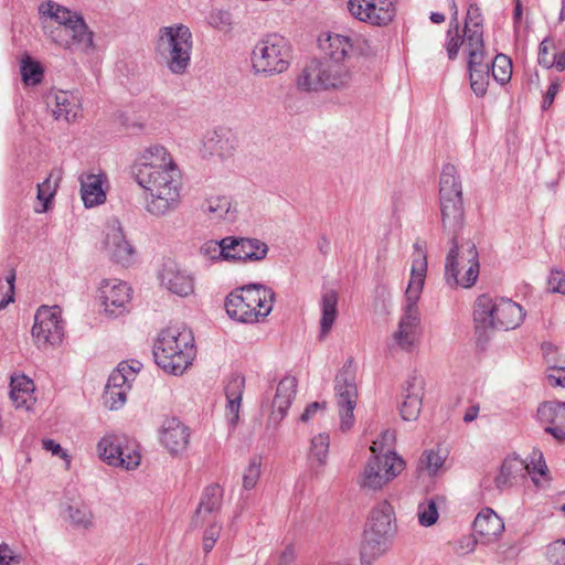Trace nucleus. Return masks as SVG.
<instances>
[{"mask_svg":"<svg viewBox=\"0 0 565 565\" xmlns=\"http://www.w3.org/2000/svg\"><path fill=\"white\" fill-rule=\"evenodd\" d=\"M135 181L147 193L146 210L162 217L181 202L182 173L172 154L160 145L145 148L131 167Z\"/></svg>","mask_w":565,"mask_h":565,"instance_id":"f257e3e1","label":"nucleus"},{"mask_svg":"<svg viewBox=\"0 0 565 565\" xmlns=\"http://www.w3.org/2000/svg\"><path fill=\"white\" fill-rule=\"evenodd\" d=\"M414 248L411 277L405 291V306L397 328L392 333L394 345L405 352H413L420 341L422 326L417 302L427 275V256L418 244H415Z\"/></svg>","mask_w":565,"mask_h":565,"instance_id":"f03ea898","label":"nucleus"},{"mask_svg":"<svg viewBox=\"0 0 565 565\" xmlns=\"http://www.w3.org/2000/svg\"><path fill=\"white\" fill-rule=\"evenodd\" d=\"M354 83V72L348 62L311 60L297 77V88L307 93L344 92Z\"/></svg>","mask_w":565,"mask_h":565,"instance_id":"7ed1b4c3","label":"nucleus"},{"mask_svg":"<svg viewBox=\"0 0 565 565\" xmlns=\"http://www.w3.org/2000/svg\"><path fill=\"white\" fill-rule=\"evenodd\" d=\"M194 339L190 330L180 327L163 329L153 345L157 365L164 372L180 375L194 358Z\"/></svg>","mask_w":565,"mask_h":565,"instance_id":"20e7f679","label":"nucleus"},{"mask_svg":"<svg viewBox=\"0 0 565 565\" xmlns=\"http://www.w3.org/2000/svg\"><path fill=\"white\" fill-rule=\"evenodd\" d=\"M275 292L259 284H250L233 290L225 299L228 317L242 323L265 321L273 310Z\"/></svg>","mask_w":565,"mask_h":565,"instance_id":"39448f33","label":"nucleus"},{"mask_svg":"<svg viewBox=\"0 0 565 565\" xmlns=\"http://www.w3.org/2000/svg\"><path fill=\"white\" fill-rule=\"evenodd\" d=\"M193 40L184 24H173L159 30L156 52L162 64L173 74H184L191 62Z\"/></svg>","mask_w":565,"mask_h":565,"instance_id":"423d86ee","label":"nucleus"},{"mask_svg":"<svg viewBox=\"0 0 565 565\" xmlns=\"http://www.w3.org/2000/svg\"><path fill=\"white\" fill-rule=\"evenodd\" d=\"M473 319L477 327L483 330H511L521 324L524 311L511 299L481 295L475 302Z\"/></svg>","mask_w":565,"mask_h":565,"instance_id":"0eeeda50","label":"nucleus"},{"mask_svg":"<svg viewBox=\"0 0 565 565\" xmlns=\"http://www.w3.org/2000/svg\"><path fill=\"white\" fill-rule=\"evenodd\" d=\"M452 13L450 29L447 32L446 51L449 60H456L460 47L463 50L486 49L483 40V18L478 6L468 7L463 35L459 34L458 8L455 0H448Z\"/></svg>","mask_w":565,"mask_h":565,"instance_id":"6e6552de","label":"nucleus"},{"mask_svg":"<svg viewBox=\"0 0 565 565\" xmlns=\"http://www.w3.org/2000/svg\"><path fill=\"white\" fill-rule=\"evenodd\" d=\"M292 60V46L278 33L264 35L252 53L253 68L257 74L276 75L286 72Z\"/></svg>","mask_w":565,"mask_h":565,"instance_id":"1a4fd4ad","label":"nucleus"},{"mask_svg":"<svg viewBox=\"0 0 565 565\" xmlns=\"http://www.w3.org/2000/svg\"><path fill=\"white\" fill-rule=\"evenodd\" d=\"M526 475L531 476L537 489H545L548 486V469L541 451L533 450L527 461L516 456L505 458L494 482L498 489L503 490L512 487Z\"/></svg>","mask_w":565,"mask_h":565,"instance_id":"9d476101","label":"nucleus"},{"mask_svg":"<svg viewBox=\"0 0 565 565\" xmlns=\"http://www.w3.org/2000/svg\"><path fill=\"white\" fill-rule=\"evenodd\" d=\"M479 276V256L476 246L467 242L455 245L445 264V280L451 288H470Z\"/></svg>","mask_w":565,"mask_h":565,"instance_id":"9b49d317","label":"nucleus"},{"mask_svg":"<svg viewBox=\"0 0 565 565\" xmlns=\"http://www.w3.org/2000/svg\"><path fill=\"white\" fill-rule=\"evenodd\" d=\"M405 469L404 460L395 452L373 455L367 459L356 483L364 491H380Z\"/></svg>","mask_w":565,"mask_h":565,"instance_id":"f8f14e48","label":"nucleus"},{"mask_svg":"<svg viewBox=\"0 0 565 565\" xmlns=\"http://www.w3.org/2000/svg\"><path fill=\"white\" fill-rule=\"evenodd\" d=\"M34 343L40 349L58 345L64 337V321L58 306L38 309L32 327Z\"/></svg>","mask_w":565,"mask_h":565,"instance_id":"ddd939ff","label":"nucleus"},{"mask_svg":"<svg viewBox=\"0 0 565 565\" xmlns=\"http://www.w3.org/2000/svg\"><path fill=\"white\" fill-rule=\"evenodd\" d=\"M44 29L50 39L65 50L87 52L93 47V32L83 18L63 26L44 25Z\"/></svg>","mask_w":565,"mask_h":565,"instance_id":"4468645a","label":"nucleus"},{"mask_svg":"<svg viewBox=\"0 0 565 565\" xmlns=\"http://www.w3.org/2000/svg\"><path fill=\"white\" fill-rule=\"evenodd\" d=\"M347 8L352 18L372 26H386L396 14L394 0H348Z\"/></svg>","mask_w":565,"mask_h":565,"instance_id":"2eb2a0df","label":"nucleus"},{"mask_svg":"<svg viewBox=\"0 0 565 565\" xmlns=\"http://www.w3.org/2000/svg\"><path fill=\"white\" fill-rule=\"evenodd\" d=\"M334 391L340 429L349 431L355 423L353 411L358 402V387L354 376L349 371L340 372L335 377Z\"/></svg>","mask_w":565,"mask_h":565,"instance_id":"dca6fc26","label":"nucleus"},{"mask_svg":"<svg viewBox=\"0 0 565 565\" xmlns=\"http://www.w3.org/2000/svg\"><path fill=\"white\" fill-rule=\"evenodd\" d=\"M99 301L108 316L118 317L128 311L131 300V288L118 279H105L99 286Z\"/></svg>","mask_w":565,"mask_h":565,"instance_id":"f3484780","label":"nucleus"},{"mask_svg":"<svg viewBox=\"0 0 565 565\" xmlns=\"http://www.w3.org/2000/svg\"><path fill=\"white\" fill-rule=\"evenodd\" d=\"M126 437L117 435H106L97 444L99 458L109 466L118 467L125 470H135L140 466L141 455L129 448L127 459L118 456L121 445Z\"/></svg>","mask_w":565,"mask_h":565,"instance_id":"a211bd4d","label":"nucleus"},{"mask_svg":"<svg viewBox=\"0 0 565 565\" xmlns=\"http://www.w3.org/2000/svg\"><path fill=\"white\" fill-rule=\"evenodd\" d=\"M159 279L161 286L177 296L186 297L194 291L193 275L174 260L168 259L162 264Z\"/></svg>","mask_w":565,"mask_h":565,"instance_id":"6ab92c4d","label":"nucleus"},{"mask_svg":"<svg viewBox=\"0 0 565 565\" xmlns=\"http://www.w3.org/2000/svg\"><path fill=\"white\" fill-rule=\"evenodd\" d=\"M467 58L470 88L477 97H483L489 86V58L486 49L463 50Z\"/></svg>","mask_w":565,"mask_h":565,"instance_id":"aec40b11","label":"nucleus"},{"mask_svg":"<svg viewBox=\"0 0 565 565\" xmlns=\"http://www.w3.org/2000/svg\"><path fill=\"white\" fill-rule=\"evenodd\" d=\"M190 436V428L177 417L164 418L159 428L160 443L171 455L185 451Z\"/></svg>","mask_w":565,"mask_h":565,"instance_id":"412c9836","label":"nucleus"},{"mask_svg":"<svg viewBox=\"0 0 565 565\" xmlns=\"http://www.w3.org/2000/svg\"><path fill=\"white\" fill-rule=\"evenodd\" d=\"M224 244L225 248H227L226 260L259 262L268 253L267 244L256 238L227 236Z\"/></svg>","mask_w":565,"mask_h":565,"instance_id":"4be33fe9","label":"nucleus"},{"mask_svg":"<svg viewBox=\"0 0 565 565\" xmlns=\"http://www.w3.org/2000/svg\"><path fill=\"white\" fill-rule=\"evenodd\" d=\"M473 531L480 544L495 543L504 532L502 519L490 508L481 510L473 522Z\"/></svg>","mask_w":565,"mask_h":565,"instance_id":"5701e85b","label":"nucleus"},{"mask_svg":"<svg viewBox=\"0 0 565 565\" xmlns=\"http://www.w3.org/2000/svg\"><path fill=\"white\" fill-rule=\"evenodd\" d=\"M364 532L380 536H394L395 513L391 503L382 501L372 509Z\"/></svg>","mask_w":565,"mask_h":565,"instance_id":"b1692460","label":"nucleus"},{"mask_svg":"<svg viewBox=\"0 0 565 565\" xmlns=\"http://www.w3.org/2000/svg\"><path fill=\"white\" fill-rule=\"evenodd\" d=\"M78 181L81 196L86 207H94L106 201L107 177L105 173L84 172L78 177Z\"/></svg>","mask_w":565,"mask_h":565,"instance_id":"393cba45","label":"nucleus"},{"mask_svg":"<svg viewBox=\"0 0 565 565\" xmlns=\"http://www.w3.org/2000/svg\"><path fill=\"white\" fill-rule=\"evenodd\" d=\"M318 41L320 50L328 57L327 61L348 62L347 58L353 51L358 39L329 32L321 34Z\"/></svg>","mask_w":565,"mask_h":565,"instance_id":"a878e982","label":"nucleus"},{"mask_svg":"<svg viewBox=\"0 0 565 565\" xmlns=\"http://www.w3.org/2000/svg\"><path fill=\"white\" fill-rule=\"evenodd\" d=\"M537 415L543 423L547 424L545 430L556 440L565 443V403H543L537 409Z\"/></svg>","mask_w":565,"mask_h":565,"instance_id":"bb28decb","label":"nucleus"},{"mask_svg":"<svg viewBox=\"0 0 565 565\" xmlns=\"http://www.w3.org/2000/svg\"><path fill=\"white\" fill-rule=\"evenodd\" d=\"M104 247L110 258L124 265L130 263L135 254V248L127 241L122 228L116 225L108 228Z\"/></svg>","mask_w":565,"mask_h":565,"instance_id":"cd10ccee","label":"nucleus"},{"mask_svg":"<svg viewBox=\"0 0 565 565\" xmlns=\"http://www.w3.org/2000/svg\"><path fill=\"white\" fill-rule=\"evenodd\" d=\"M329 448L330 436L327 433L317 434L310 439L307 462L312 476L319 477L323 473L328 463Z\"/></svg>","mask_w":565,"mask_h":565,"instance_id":"c85d7f7f","label":"nucleus"},{"mask_svg":"<svg viewBox=\"0 0 565 565\" xmlns=\"http://www.w3.org/2000/svg\"><path fill=\"white\" fill-rule=\"evenodd\" d=\"M244 388L245 379L237 374L232 375L225 384V417L232 428H234L239 420V409Z\"/></svg>","mask_w":565,"mask_h":565,"instance_id":"c756f323","label":"nucleus"},{"mask_svg":"<svg viewBox=\"0 0 565 565\" xmlns=\"http://www.w3.org/2000/svg\"><path fill=\"white\" fill-rule=\"evenodd\" d=\"M203 212L213 220L227 222L235 221L237 216V205L233 199L224 194H212L204 200Z\"/></svg>","mask_w":565,"mask_h":565,"instance_id":"7c9ffc66","label":"nucleus"},{"mask_svg":"<svg viewBox=\"0 0 565 565\" xmlns=\"http://www.w3.org/2000/svg\"><path fill=\"white\" fill-rule=\"evenodd\" d=\"M222 487L216 483L207 486L195 511L194 523L200 524L205 522V520L216 519V514L222 505Z\"/></svg>","mask_w":565,"mask_h":565,"instance_id":"2f4dec72","label":"nucleus"},{"mask_svg":"<svg viewBox=\"0 0 565 565\" xmlns=\"http://www.w3.org/2000/svg\"><path fill=\"white\" fill-rule=\"evenodd\" d=\"M297 392V380L294 376H285L280 380L273 401L271 416L275 420H281L289 409Z\"/></svg>","mask_w":565,"mask_h":565,"instance_id":"473e14b6","label":"nucleus"},{"mask_svg":"<svg viewBox=\"0 0 565 565\" xmlns=\"http://www.w3.org/2000/svg\"><path fill=\"white\" fill-rule=\"evenodd\" d=\"M439 207L443 227L456 234L465 220L462 198L439 199Z\"/></svg>","mask_w":565,"mask_h":565,"instance_id":"72a5a7b5","label":"nucleus"},{"mask_svg":"<svg viewBox=\"0 0 565 565\" xmlns=\"http://www.w3.org/2000/svg\"><path fill=\"white\" fill-rule=\"evenodd\" d=\"M10 387V398L15 408L31 409L35 403L33 381L23 374H19L11 377Z\"/></svg>","mask_w":565,"mask_h":565,"instance_id":"f704fd0d","label":"nucleus"},{"mask_svg":"<svg viewBox=\"0 0 565 565\" xmlns=\"http://www.w3.org/2000/svg\"><path fill=\"white\" fill-rule=\"evenodd\" d=\"M39 13L45 19L44 25L53 26H63L83 18L79 13L51 0L39 7Z\"/></svg>","mask_w":565,"mask_h":565,"instance_id":"c9c22d12","label":"nucleus"},{"mask_svg":"<svg viewBox=\"0 0 565 565\" xmlns=\"http://www.w3.org/2000/svg\"><path fill=\"white\" fill-rule=\"evenodd\" d=\"M392 540L393 537L364 532V541L361 547V562L371 564L385 555L392 546Z\"/></svg>","mask_w":565,"mask_h":565,"instance_id":"e433bc0d","label":"nucleus"},{"mask_svg":"<svg viewBox=\"0 0 565 565\" xmlns=\"http://www.w3.org/2000/svg\"><path fill=\"white\" fill-rule=\"evenodd\" d=\"M55 106L53 116L55 119H63L67 122L74 121L81 115V104L78 98L66 90H60L55 94Z\"/></svg>","mask_w":565,"mask_h":565,"instance_id":"4c0bfd02","label":"nucleus"},{"mask_svg":"<svg viewBox=\"0 0 565 565\" xmlns=\"http://www.w3.org/2000/svg\"><path fill=\"white\" fill-rule=\"evenodd\" d=\"M320 338H326L338 317V294L334 290H326L320 300Z\"/></svg>","mask_w":565,"mask_h":565,"instance_id":"58836bf2","label":"nucleus"},{"mask_svg":"<svg viewBox=\"0 0 565 565\" xmlns=\"http://www.w3.org/2000/svg\"><path fill=\"white\" fill-rule=\"evenodd\" d=\"M140 369L141 363L136 360L121 362L109 375L107 385L129 391Z\"/></svg>","mask_w":565,"mask_h":565,"instance_id":"ea45409f","label":"nucleus"},{"mask_svg":"<svg viewBox=\"0 0 565 565\" xmlns=\"http://www.w3.org/2000/svg\"><path fill=\"white\" fill-rule=\"evenodd\" d=\"M462 198L461 181L455 166L446 164L439 180V199Z\"/></svg>","mask_w":565,"mask_h":565,"instance_id":"a19ab883","label":"nucleus"},{"mask_svg":"<svg viewBox=\"0 0 565 565\" xmlns=\"http://www.w3.org/2000/svg\"><path fill=\"white\" fill-rule=\"evenodd\" d=\"M446 503L441 495L426 498L417 507V519L422 526L428 527L438 521V509Z\"/></svg>","mask_w":565,"mask_h":565,"instance_id":"79ce46f5","label":"nucleus"},{"mask_svg":"<svg viewBox=\"0 0 565 565\" xmlns=\"http://www.w3.org/2000/svg\"><path fill=\"white\" fill-rule=\"evenodd\" d=\"M67 519L76 529L89 530L95 524L94 513L84 502L71 504L67 508Z\"/></svg>","mask_w":565,"mask_h":565,"instance_id":"37998d69","label":"nucleus"},{"mask_svg":"<svg viewBox=\"0 0 565 565\" xmlns=\"http://www.w3.org/2000/svg\"><path fill=\"white\" fill-rule=\"evenodd\" d=\"M422 390L409 385L404 401L401 405L399 413L405 420H415L422 409Z\"/></svg>","mask_w":565,"mask_h":565,"instance_id":"c03bdc74","label":"nucleus"},{"mask_svg":"<svg viewBox=\"0 0 565 565\" xmlns=\"http://www.w3.org/2000/svg\"><path fill=\"white\" fill-rule=\"evenodd\" d=\"M446 460V451L441 448L425 451L418 462V469L426 471L429 476L437 475Z\"/></svg>","mask_w":565,"mask_h":565,"instance_id":"a18cd8bd","label":"nucleus"},{"mask_svg":"<svg viewBox=\"0 0 565 565\" xmlns=\"http://www.w3.org/2000/svg\"><path fill=\"white\" fill-rule=\"evenodd\" d=\"M57 188V180H52V174H50L42 183L38 184L36 200L41 206L34 207L36 213H45L49 211L50 204L55 196Z\"/></svg>","mask_w":565,"mask_h":565,"instance_id":"49530a36","label":"nucleus"},{"mask_svg":"<svg viewBox=\"0 0 565 565\" xmlns=\"http://www.w3.org/2000/svg\"><path fill=\"white\" fill-rule=\"evenodd\" d=\"M512 61L505 54H497L492 60L491 73L495 82L504 85L510 82L512 76Z\"/></svg>","mask_w":565,"mask_h":565,"instance_id":"de8ad7c7","label":"nucleus"},{"mask_svg":"<svg viewBox=\"0 0 565 565\" xmlns=\"http://www.w3.org/2000/svg\"><path fill=\"white\" fill-rule=\"evenodd\" d=\"M21 76L25 85H36L42 81L43 70L38 62L25 55L21 61Z\"/></svg>","mask_w":565,"mask_h":565,"instance_id":"09e8293b","label":"nucleus"},{"mask_svg":"<svg viewBox=\"0 0 565 565\" xmlns=\"http://www.w3.org/2000/svg\"><path fill=\"white\" fill-rule=\"evenodd\" d=\"M260 473L262 459L259 457H253L243 472V489L247 491L253 490L258 483Z\"/></svg>","mask_w":565,"mask_h":565,"instance_id":"8fccbe9b","label":"nucleus"},{"mask_svg":"<svg viewBox=\"0 0 565 565\" xmlns=\"http://www.w3.org/2000/svg\"><path fill=\"white\" fill-rule=\"evenodd\" d=\"M225 237L221 241H207L201 248L200 253L207 259H224L226 260L227 248H225Z\"/></svg>","mask_w":565,"mask_h":565,"instance_id":"3c124183","label":"nucleus"},{"mask_svg":"<svg viewBox=\"0 0 565 565\" xmlns=\"http://www.w3.org/2000/svg\"><path fill=\"white\" fill-rule=\"evenodd\" d=\"M15 271L11 269L4 280H0V310L13 301Z\"/></svg>","mask_w":565,"mask_h":565,"instance_id":"603ef678","label":"nucleus"},{"mask_svg":"<svg viewBox=\"0 0 565 565\" xmlns=\"http://www.w3.org/2000/svg\"><path fill=\"white\" fill-rule=\"evenodd\" d=\"M205 522H209L210 525L204 531L202 545L204 552L210 553L220 537L222 525L216 519L205 520Z\"/></svg>","mask_w":565,"mask_h":565,"instance_id":"864d4df0","label":"nucleus"},{"mask_svg":"<svg viewBox=\"0 0 565 565\" xmlns=\"http://www.w3.org/2000/svg\"><path fill=\"white\" fill-rule=\"evenodd\" d=\"M128 392L129 391L122 390L120 387L116 388L106 384L103 396L104 402L110 409H118L125 404Z\"/></svg>","mask_w":565,"mask_h":565,"instance_id":"5fc2aeb1","label":"nucleus"},{"mask_svg":"<svg viewBox=\"0 0 565 565\" xmlns=\"http://www.w3.org/2000/svg\"><path fill=\"white\" fill-rule=\"evenodd\" d=\"M555 44L552 40L545 39L541 42L539 46V56L537 61L540 65L551 68L555 65V53H556Z\"/></svg>","mask_w":565,"mask_h":565,"instance_id":"6e6d98bb","label":"nucleus"},{"mask_svg":"<svg viewBox=\"0 0 565 565\" xmlns=\"http://www.w3.org/2000/svg\"><path fill=\"white\" fill-rule=\"evenodd\" d=\"M395 440V434L393 430L386 429L384 430L380 438L376 440H373L370 450L372 454L375 455H384L383 452L386 450L385 454L392 452L391 448L393 447Z\"/></svg>","mask_w":565,"mask_h":565,"instance_id":"4d7b16f0","label":"nucleus"},{"mask_svg":"<svg viewBox=\"0 0 565 565\" xmlns=\"http://www.w3.org/2000/svg\"><path fill=\"white\" fill-rule=\"evenodd\" d=\"M480 543L477 535H463L455 541L452 551L458 556H465L472 553L476 550L477 544Z\"/></svg>","mask_w":565,"mask_h":565,"instance_id":"13d9d810","label":"nucleus"},{"mask_svg":"<svg viewBox=\"0 0 565 565\" xmlns=\"http://www.w3.org/2000/svg\"><path fill=\"white\" fill-rule=\"evenodd\" d=\"M296 558L294 545L288 544L273 553L269 557V565H291Z\"/></svg>","mask_w":565,"mask_h":565,"instance_id":"bf43d9fd","label":"nucleus"},{"mask_svg":"<svg viewBox=\"0 0 565 565\" xmlns=\"http://www.w3.org/2000/svg\"><path fill=\"white\" fill-rule=\"evenodd\" d=\"M547 558L555 565H565V539L548 545Z\"/></svg>","mask_w":565,"mask_h":565,"instance_id":"052dcab7","label":"nucleus"},{"mask_svg":"<svg viewBox=\"0 0 565 565\" xmlns=\"http://www.w3.org/2000/svg\"><path fill=\"white\" fill-rule=\"evenodd\" d=\"M547 289L551 292L565 295V273L558 269L551 270L547 278Z\"/></svg>","mask_w":565,"mask_h":565,"instance_id":"680f3d73","label":"nucleus"},{"mask_svg":"<svg viewBox=\"0 0 565 565\" xmlns=\"http://www.w3.org/2000/svg\"><path fill=\"white\" fill-rule=\"evenodd\" d=\"M42 446L46 451H50L52 452V455L58 456L60 458L65 460L67 468L70 467L71 458L67 451L63 449L60 444L55 443L52 439H43Z\"/></svg>","mask_w":565,"mask_h":565,"instance_id":"e2e57ef3","label":"nucleus"},{"mask_svg":"<svg viewBox=\"0 0 565 565\" xmlns=\"http://www.w3.org/2000/svg\"><path fill=\"white\" fill-rule=\"evenodd\" d=\"M21 557L15 555L7 543H0V565H19Z\"/></svg>","mask_w":565,"mask_h":565,"instance_id":"0e129e2a","label":"nucleus"},{"mask_svg":"<svg viewBox=\"0 0 565 565\" xmlns=\"http://www.w3.org/2000/svg\"><path fill=\"white\" fill-rule=\"evenodd\" d=\"M324 411V402H313L306 407L305 412L300 416V420L303 423H308L315 419L319 414H323Z\"/></svg>","mask_w":565,"mask_h":565,"instance_id":"69168bd1","label":"nucleus"},{"mask_svg":"<svg viewBox=\"0 0 565 565\" xmlns=\"http://www.w3.org/2000/svg\"><path fill=\"white\" fill-rule=\"evenodd\" d=\"M547 382L552 386L565 387V367L553 366L551 372L546 375Z\"/></svg>","mask_w":565,"mask_h":565,"instance_id":"338daca9","label":"nucleus"},{"mask_svg":"<svg viewBox=\"0 0 565 565\" xmlns=\"http://www.w3.org/2000/svg\"><path fill=\"white\" fill-rule=\"evenodd\" d=\"M558 89H559L558 83H552L548 86L547 92H546V94L544 96L543 108H547V107H550L553 104L554 98H555Z\"/></svg>","mask_w":565,"mask_h":565,"instance_id":"774afa93","label":"nucleus"}]
</instances>
